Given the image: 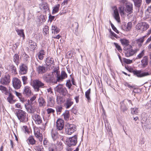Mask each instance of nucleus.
<instances>
[{"mask_svg": "<svg viewBox=\"0 0 151 151\" xmlns=\"http://www.w3.org/2000/svg\"><path fill=\"white\" fill-rule=\"evenodd\" d=\"M58 74V71L56 70H54L51 73H47L43 76V79L47 83H57V75Z\"/></svg>", "mask_w": 151, "mask_h": 151, "instance_id": "1", "label": "nucleus"}, {"mask_svg": "<svg viewBox=\"0 0 151 151\" xmlns=\"http://www.w3.org/2000/svg\"><path fill=\"white\" fill-rule=\"evenodd\" d=\"M31 85L34 91L37 92H39L40 88L45 87V84L39 79H36L33 80Z\"/></svg>", "mask_w": 151, "mask_h": 151, "instance_id": "2", "label": "nucleus"}, {"mask_svg": "<svg viewBox=\"0 0 151 151\" xmlns=\"http://www.w3.org/2000/svg\"><path fill=\"white\" fill-rule=\"evenodd\" d=\"M16 115L21 122H26L28 121L27 114L25 111L21 109L16 111Z\"/></svg>", "mask_w": 151, "mask_h": 151, "instance_id": "3", "label": "nucleus"}, {"mask_svg": "<svg viewBox=\"0 0 151 151\" xmlns=\"http://www.w3.org/2000/svg\"><path fill=\"white\" fill-rule=\"evenodd\" d=\"M120 41L122 45L125 46V48L127 50V56L129 57L132 55V47L129 45V41L125 39H121Z\"/></svg>", "mask_w": 151, "mask_h": 151, "instance_id": "4", "label": "nucleus"}, {"mask_svg": "<svg viewBox=\"0 0 151 151\" xmlns=\"http://www.w3.org/2000/svg\"><path fill=\"white\" fill-rule=\"evenodd\" d=\"M66 140L67 144L68 147L75 146L77 142V135H75L72 137L67 138Z\"/></svg>", "mask_w": 151, "mask_h": 151, "instance_id": "5", "label": "nucleus"}, {"mask_svg": "<svg viewBox=\"0 0 151 151\" xmlns=\"http://www.w3.org/2000/svg\"><path fill=\"white\" fill-rule=\"evenodd\" d=\"M76 126L73 124H67L65 126V132L66 133L70 135L76 131Z\"/></svg>", "mask_w": 151, "mask_h": 151, "instance_id": "6", "label": "nucleus"}, {"mask_svg": "<svg viewBox=\"0 0 151 151\" xmlns=\"http://www.w3.org/2000/svg\"><path fill=\"white\" fill-rule=\"evenodd\" d=\"M55 89L57 92L63 96L66 95L68 93L66 88L61 85H58Z\"/></svg>", "mask_w": 151, "mask_h": 151, "instance_id": "7", "label": "nucleus"}, {"mask_svg": "<svg viewBox=\"0 0 151 151\" xmlns=\"http://www.w3.org/2000/svg\"><path fill=\"white\" fill-rule=\"evenodd\" d=\"M133 73L136 76L139 78L143 77L150 75L148 72H143L141 70H133Z\"/></svg>", "mask_w": 151, "mask_h": 151, "instance_id": "8", "label": "nucleus"}, {"mask_svg": "<svg viewBox=\"0 0 151 151\" xmlns=\"http://www.w3.org/2000/svg\"><path fill=\"white\" fill-rule=\"evenodd\" d=\"M12 83L13 87L16 89H19L22 86L21 81L16 77H14L13 78Z\"/></svg>", "mask_w": 151, "mask_h": 151, "instance_id": "9", "label": "nucleus"}, {"mask_svg": "<svg viewBox=\"0 0 151 151\" xmlns=\"http://www.w3.org/2000/svg\"><path fill=\"white\" fill-rule=\"evenodd\" d=\"M149 27V25L145 22H142L138 24L136 26V29L143 31L146 30Z\"/></svg>", "mask_w": 151, "mask_h": 151, "instance_id": "10", "label": "nucleus"}, {"mask_svg": "<svg viewBox=\"0 0 151 151\" xmlns=\"http://www.w3.org/2000/svg\"><path fill=\"white\" fill-rule=\"evenodd\" d=\"M32 118L36 124L37 125L42 124V119L40 115L37 114H34L32 116Z\"/></svg>", "mask_w": 151, "mask_h": 151, "instance_id": "11", "label": "nucleus"}, {"mask_svg": "<svg viewBox=\"0 0 151 151\" xmlns=\"http://www.w3.org/2000/svg\"><path fill=\"white\" fill-rule=\"evenodd\" d=\"M56 124L57 129L59 131H61L62 133L63 131L62 130L64 128V121L62 119H58L56 122Z\"/></svg>", "mask_w": 151, "mask_h": 151, "instance_id": "12", "label": "nucleus"}, {"mask_svg": "<svg viewBox=\"0 0 151 151\" xmlns=\"http://www.w3.org/2000/svg\"><path fill=\"white\" fill-rule=\"evenodd\" d=\"M34 132L35 136L39 139L40 141H42L43 136L42 134L40 132V129L37 127H35L34 128Z\"/></svg>", "mask_w": 151, "mask_h": 151, "instance_id": "13", "label": "nucleus"}, {"mask_svg": "<svg viewBox=\"0 0 151 151\" xmlns=\"http://www.w3.org/2000/svg\"><path fill=\"white\" fill-rule=\"evenodd\" d=\"M19 73L22 75L26 74L28 71V67L27 65L24 64H22L19 66Z\"/></svg>", "mask_w": 151, "mask_h": 151, "instance_id": "14", "label": "nucleus"}, {"mask_svg": "<svg viewBox=\"0 0 151 151\" xmlns=\"http://www.w3.org/2000/svg\"><path fill=\"white\" fill-rule=\"evenodd\" d=\"M57 81L59 82L62 81L64 79L67 77V75L66 72L63 70L61 72V74L60 75L59 72H58V74L57 75Z\"/></svg>", "mask_w": 151, "mask_h": 151, "instance_id": "15", "label": "nucleus"}, {"mask_svg": "<svg viewBox=\"0 0 151 151\" xmlns=\"http://www.w3.org/2000/svg\"><path fill=\"white\" fill-rule=\"evenodd\" d=\"M10 77L8 75L5 76L1 79L0 83L3 85H7L10 82Z\"/></svg>", "mask_w": 151, "mask_h": 151, "instance_id": "16", "label": "nucleus"}, {"mask_svg": "<svg viewBox=\"0 0 151 151\" xmlns=\"http://www.w3.org/2000/svg\"><path fill=\"white\" fill-rule=\"evenodd\" d=\"M23 93L24 95L27 97L31 96L32 92L30 87L28 86H25L24 88Z\"/></svg>", "mask_w": 151, "mask_h": 151, "instance_id": "17", "label": "nucleus"}, {"mask_svg": "<svg viewBox=\"0 0 151 151\" xmlns=\"http://www.w3.org/2000/svg\"><path fill=\"white\" fill-rule=\"evenodd\" d=\"M38 105L40 107L43 108L46 105V102L44 98L41 96H40L38 99Z\"/></svg>", "mask_w": 151, "mask_h": 151, "instance_id": "18", "label": "nucleus"}, {"mask_svg": "<svg viewBox=\"0 0 151 151\" xmlns=\"http://www.w3.org/2000/svg\"><path fill=\"white\" fill-rule=\"evenodd\" d=\"M134 2V8L138 10L139 9L142 4V0H133Z\"/></svg>", "mask_w": 151, "mask_h": 151, "instance_id": "19", "label": "nucleus"}, {"mask_svg": "<svg viewBox=\"0 0 151 151\" xmlns=\"http://www.w3.org/2000/svg\"><path fill=\"white\" fill-rule=\"evenodd\" d=\"M14 97L12 93L9 92V94L8 97L7 98V100L10 104H13L14 103L16 100L14 99Z\"/></svg>", "mask_w": 151, "mask_h": 151, "instance_id": "20", "label": "nucleus"}, {"mask_svg": "<svg viewBox=\"0 0 151 151\" xmlns=\"http://www.w3.org/2000/svg\"><path fill=\"white\" fill-rule=\"evenodd\" d=\"M37 71L40 74H42L46 71V68L43 66H38L36 68Z\"/></svg>", "mask_w": 151, "mask_h": 151, "instance_id": "21", "label": "nucleus"}, {"mask_svg": "<svg viewBox=\"0 0 151 151\" xmlns=\"http://www.w3.org/2000/svg\"><path fill=\"white\" fill-rule=\"evenodd\" d=\"M113 16L115 19L118 22H119L120 21V18L118 11L116 8H115L114 10Z\"/></svg>", "mask_w": 151, "mask_h": 151, "instance_id": "22", "label": "nucleus"}, {"mask_svg": "<svg viewBox=\"0 0 151 151\" xmlns=\"http://www.w3.org/2000/svg\"><path fill=\"white\" fill-rule=\"evenodd\" d=\"M127 101H128L129 103H131V100H125L120 103L121 109L123 111L126 110L127 109L126 105V104Z\"/></svg>", "mask_w": 151, "mask_h": 151, "instance_id": "23", "label": "nucleus"}, {"mask_svg": "<svg viewBox=\"0 0 151 151\" xmlns=\"http://www.w3.org/2000/svg\"><path fill=\"white\" fill-rule=\"evenodd\" d=\"M73 104V102L72 101V99L70 98H68L64 104V106L67 109L70 108V106Z\"/></svg>", "mask_w": 151, "mask_h": 151, "instance_id": "24", "label": "nucleus"}, {"mask_svg": "<svg viewBox=\"0 0 151 151\" xmlns=\"http://www.w3.org/2000/svg\"><path fill=\"white\" fill-rule=\"evenodd\" d=\"M55 100L52 96L47 97V106L50 107L53 106L55 104Z\"/></svg>", "mask_w": 151, "mask_h": 151, "instance_id": "25", "label": "nucleus"}, {"mask_svg": "<svg viewBox=\"0 0 151 151\" xmlns=\"http://www.w3.org/2000/svg\"><path fill=\"white\" fill-rule=\"evenodd\" d=\"M25 108L28 113L33 114L35 111V108L32 106V105H28V106H25Z\"/></svg>", "mask_w": 151, "mask_h": 151, "instance_id": "26", "label": "nucleus"}, {"mask_svg": "<svg viewBox=\"0 0 151 151\" xmlns=\"http://www.w3.org/2000/svg\"><path fill=\"white\" fill-rule=\"evenodd\" d=\"M45 63L47 66L52 65V66L53 67L54 65V62L53 59L50 58L48 57L46 59Z\"/></svg>", "mask_w": 151, "mask_h": 151, "instance_id": "27", "label": "nucleus"}, {"mask_svg": "<svg viewBox=\"0 0 151 151\" xmlns=\"http://www.w3.org/2000/svg\"><path fill=\"white\" fill-rule=\"evenodd\" d=\"M29 47L32 50H34L37 48L36 43L32 40H29Z\"/></svg>", "mask_w": 151, "mask_h": 151, "instance_id": "28", "label": "nucleus"}, {"mask_svg": "<svg viewBox=\"0 0 151 151\" xmlns=\"http://www.w3.org/2000/svg\"><path fill=\"white\" fill-rule=\"evenodd\" d=\"M45 55V52L43 50H40L37 54V55L39 59L41 60L43 59Z\"/></svg>", "mask_w": 151, "mask_h": 151, "instance_id": "29", "label": "nucleus"}, {"mask_svg": "<svg viewBox=\"0 0 151 151\" xmlns=\"http://www.w3.org/2000/svg\"><path fill=\"white\" fill-rule=\"evenodd\" d=\"M142 65L143 67H145L148 65V58L146 56H144L141 61Z\"/></svg>", "mask_w": 151, "mask_h": 151, "instance_id": "30", "label": "nucleus"}, {"mask_svg": "<svg viewBox=\"0 0 151 151\" xmlns=\"http://www.w3.org/2000/svg\"><path fill=\"white\" fill-rule=\"evenodd\" d=\"M40 8L42 10H45V11L48 9V7L47 4L45 3L42 2L39 5Z\"/></svg>", "mask_w": 151, "mask_h": 151, "instance_id": "31", "label": "nucleus"}, {"mask_svg": "<svg viewBox=\"0 0 151 151\" xmlns=\"http://www.w3.org/2000/svg\"><path fill=\"white\" fill-rule=\"evenodd\" d=\"M51 135L52 138L54 141L56 140L58 137V134L55 130L52 129L51 131Z\"/></svg>", "mask_w": 151, "mask_h": 151, "instance_id": "32", "label": "nucleus"}, {"mask_svg": "<svg viewBox=\"0 0 151 151\" xmlns=\"http://www.w3.org/2000/svg\"><path fill=\"white\" fill-rule=\"evenodd\" d=\"M13 61L17 65L19 63V59L18 55L17 54H15L13 56Z\"/></svg>", "mask_w": 151, "mask_h": 151, "instance_id": "33", "label": "nucleus"}, {"mask_svg": "<svg viewBox=\"0 0 151 151\" xmlns=\"http://www.w3.org/2000/svg\"><path fill=\"white\" fill-rule=\"evenodd\" d=\"M27 140L28 144L32 145H34L36 142L32 136H30Z\"/></svg>", "mask_w": 151, "mask_h": 151, "instance_id": "34", "label": "nucleus"}, {"mask_svg": "<svg viewBox=\"0 0 151 151\" xmlns=\"http://www.w3.org/2000/svg\"><path fill=\"white\" fill-rule=\"evenodd\" d=\"M62 116H63L65 120L66 121L68 120L70 116V114L69 111H66L62 114Z\"/></svg>", "mask_w": 151, "mask_h": 151, "instance_id": "35", "label": "nucleus"}, {"mask_svg": "<svg viewBox=\"0 0 151 151\" xmlns=\"http://www.w3.org/2000/svg\"><path fill=\"white\" fill-rule=\"evenodd\" d=\"M132 10V5L131 4V5H129L128 4H127L126 8L125 9V11L126 12L129 13V14H130L132 12L131 11Z\"/></svg>", "mask_w": 151, "mask_h": 151, "instance_id": "36", "label": "nucleus"}, {"mask_svg": "<svg viewBox=\"0 0 151 151\" xmlns=\"http://www.w3.org/2000/svg\"><path fill=\"white\" fill-rule=\"evenodd\" d=\"M16 31L19 35L20 36V37H22L23 38H24L25 36L24 32V30L23 29L19 30L17 29L16 30Z\"/></svg>", "mask_w": 151, "mask_h": 151, "instance_id": "37", "label": "nucleus"}, {"mask_svg": "<svg viewBox=\"0 0 151 151\" xmlns=\"http://www.w3.org/2000/svg\"><path fill=\"white\" fill-rule=\"evenodd\" d=\"M52 33H53L54 30V33H58L60 32V29L55 26H52Z\"/></svg>", "mask_w": 151, "mask_h": 151, "instance_id": "38", "label": "nucleus"}, {"mask_svg": "<svg viewBox=\"0 0 151 151\" xmlns=\"http://www.w3.org/2000/svg\"><path fill=\"white\" fill-rule=\"evenodd\" d=\"M60 6V5L59 4H57L55 6L52 10V14H54L55 13L58 12Z\"/></svg>", "mask_w": 151, "mask_h": 151, "instance_id": "39", "label": "nucleus"}, {"mask_svg": "<svg viewBox=\"0 0 151 151\" xmlns=\"http://www.w3.org/2000/svg\"><path fill=\"white\" fill-rule=\"evenodd\" d=\"M90 92L91 89L89 88L85 93V96L88 101H89L91 99L89 96Z\"/></svg>", "mask_w": 151, "mask_h": 151, "instance_id": "40", "label": "nucleus"}, {"mask_svg": "<svg viewBox=\"0 0 151 151\" xmlns=\"http://www.w3.org/2000/svg\"><path fill=\"white\" fill-rule=\"evenodd\" d=\"M21 78H22V80L23 82V84L24 85L28 83V78L26 76H22Z\"/></svg>", "mask_w": 151, "mask_h": 151, "instance_id": "41", "label": "nucleus"}, {"mask_svg": "<svg viewBox=\"0 0 151 151\" xmlns=\"http://www.w3.org/2000/svg\"><path fill=\"white\" fill-rule=\"evenodd\" d=\"M49 27L48 26L45 25L43 30V31L45 33V35L49 33Z\"/></svg>", "mask_w": 151, "mask_h": 151, "instance_id": "42", "label": "nucleus"}, {"mask_svg": "<svg viewBox=\"0 0 151 151\" xmlns=\"http://www.w3.org/2000/svg\"><path fill=\"white\" fill-rule=\"evenodd\" d=\"M132 26V23L131 22H128L127 24V27L126 28L127 31H129L131 29Z\"/></svg>", "mask_w": 151, "mask_h": 151, "instance_id": "43", "label": "nucleus"}, {"mask_svg": "<svg viewBox=\"0 0 151 151\" xmlns=\"http://www.w3.org/2000/svg\"><path fill=\"white\" fill-rule=\"evenodd\" d=\"M62 109L63 108L61 106H58L56 107V110L58 114H60Z\"/></svg>", "mask_w": 151, "mask_h": 151, "instance_id": "44", "label": "nucleus"}, {"mask_svg": "<svg viewBox=\"0 0 151 151\" xmlns=\"http://www.w3.org/2000/svg\"><path fill=\"white\" fill-rule=\"evenodd\" d=\"M46 111L47 114H53L55 112V110L52 108H48L46 110Z\"/></svg>", "mask_w": 151, "mask_h": 151, "instance_id": "45", "label": "nucleus"}, {"mask_svg": "<svg viewBox=\"0 0 151 151\" xmlns=\"http://www.w3.org/2000/svg\"><path fill=\"white\" fill-rule=\"evenodd\" d=\"M10 69L12 71V72L15 74L16 73V67L13 65H12L10 67Z\"/></svg>", "mask_w": 151, "mask_h": 151, "instance_id": "46", "label": "nucleus"}, {"mask_svg": "<svg viewBox=\"0 0 151 151\" xmlns=\"http://www.w3.org/2000/svg\"><path fill=\"white\" fill-rule=\"evenodd\" d=\"M119 9L120 11V13L121 15L125 14L124 7L120 6L119 7Z\"/></svg>", "mask_w": 151, "mask_h": 151, "instance_id": "47", "label": "nucleus"}, {"mask_svg": "<svg viewBox=\"0 0 151 151\" xmlns=\"http://www.w3.org/2000/svg\"><path fill=\"white\" fill-rule=\"evenodd\" d=\"M114 45L115 46L116 48L119 51H122V49L121 48L120 46L117 43L114 42Z\"/></svg>", "mask_w": 151, "mask_h": 151, "instance_id": "48", "label": "nucleus"}, {"mask_svg": "<svg viewBox=\"0 0 151 151\" xmlns=\"http://www.w3.org/2000/svg\"><path fill=\"white\" fill-rule=\"evenodd\" d=\"M110 23L111 24V26L112 27V29L117 33H119L118 31L117 30L116 27L114 26L113 24L110 21Z\"/></svg>", "mask_w": 151, "mask_h": 151, "instance_id": "49", "label": "nucleus"}, {"mask_svg": "<svg viewBox=\"0 0 151 151\" xmlns=\"http://www.w3.org/2000/svg\"><path fill=\"white\" fill-rule=\"evenodd\" d=\"M35 149H36L37 151H44L42 146H36L35 147Z\"/></svg>", "mask_w": 151, "mask_h": 151, "instance_id": "50", "label": "nucleus"}, {"mask_svg": "<svg viewBox=\"0 0 151 151\" xmlns=\"http://www.w3.org/2000/svg\"><path fill=\"white\" fill-rule=\"evenodd\" d=\"M66 86L68 88H70L72 86V84L71 83L70 80H68L67 81L66 84Z\"/></svg>", "mask_w": 151, "mask_h": 151, "instance_id": "51", "label": "nucleus"}, {"mask_svg": "<svg viewBox=\"0 0 151 151\" xmlns=\"http://www.w3.org/2000/svg\"><path fill=\"white\" fill-rule=\"evenodd\" d=\"M123 61L124 62L127 64H130L132 62V60H131L128 59H127L125 58L123 59Z\"/></svg>", "mask_w": 151, "mask_h": 151, "instance_id": "52", "label": "nucleus"}, {"mask_svg": "<svg viewBox=\"0 0 151 151\" xmlns=\"http://www.w3.org/2000/svg\"><path fill=\"white\" fill-rule=\"evenodd\" d=\"M14 93L19 98H21V97H22V95L21 93H19L16 91H14Z\"/></svg>", "mask_w": 151, "mask_h": 151, "instance_id": "53", "label": "nucleus"}, {"mask_svg": "<svg viewBox=\"0 0 151 151\" xmlns=\"http://www.w3.org/2000/svg\"><path fill=\"white\" fill-rule=\"evenodd\" d=\"M139 110L138 108H133V111L134 112V114H137L139 112Z\"/></svg>", "mask_w": 151, "mask_h": 151, "instance_id": "54", "label": "nucleus"}, {"mask_svg": "<svg viewBox=\"0 0 151 151\" xmlns=\"http://www.w3.org/2000/svg\"><path fill=\"white\" fill-rule=\"evenodd\" d=\"M144 54V50H142L140 53L136 58V59L141 58Z\"/></svg>", "mask_w": 151, "mask_h": 151, "instance_id": "55", "label": "nucleus"}, {"mask_svg": "<svg viewBox=\"0 0 151 151\" xmlns=\"http://www.w3.org/2000/svg\"><path fill=\"white\" fill-rule=\"evenodd\" d=\"M22 129L23 131H24L25 132H27L28 133L29 132L28 131V127L27 126H23L22 127Z\"/></svg>", "mask_w": 151, "mask_h": 151, "instance_id": "56", "label": "nucleus"}, {"mask_svg": "<svg viewBox=\"0 0 151 151\" xmlns=\"http://www.w3.org/2000/svg\"><path fill=\"white\" fill-rule=\"evenodd\" d=\"M7 89V88L4 86L1 85L0 86V90L2 91V93L5 91Z\"/></svg>", "mask_w": 151, "mask_h": 151, "instance_id": "57", "label": "nucleus"}, {"mask_svg": "<svg viewBox=\"0 0 151 151\" xmlns=\"http://www.w3.org/2000/svg\"><path fill=\"white\" fill-rule=\"evenodd\" d=\"M124 85L128 87L129 88H132V86L131 84L127 82H125L124 83Z\"/></svg>", "mask_w": 151, "mask_h": 151, "instance_id": "58", "label": "nucleus"}, {"mask_svg": "<svg viewBox=\"0 0 151 151\" xmlns=\"http://www.w3.org/2000/svg\"><path fill=\"white\" fill-rule=\"evenodd\" d=\"M47 92L49 94H53V92L52 91V89L51 88H49L47 89Z\"/></svg>", "mask_w": 151, "mask_h": 151, "instance_id": "59", "label": "nucleus"}, {"mask_svg": "<svg viewBox=\"0 0 151 151\" xmlns=\"http://www.w3.org/2000/svg\"><path fill=\"white\" fill-rule=\"evenodd\" d=\"M33 103H31L30 100H28L27 102L25 104V106H27L28 105H32Z\"/></svg>", "mask_w": 151, "mask_h": 151, "instance_id": "60", "label": "nucleus"}, {"mask_svg": "<svg viewBox=\"0 0 151 151\" xmlns=\"http://www.w3.org/2000/svg\"><path fill=\"white\" fill-rule=\"evenodd\" d=\"M49 21L50 22H51L55 18V16H52L51 15H50L49 16Z\"/></svg>", "mask_w": 151, "mask_h": 151, "instance_id": "61", "label": "nucleus"}, {"mask_svg": "<svg viewBox=\"0 0 151 151\" xmlns=\"http://www.w3.org/2000/svg\"><path fill=\"white\" fill-rule=\"evenodd\" d=\"M36 98V97L35 96H34L32 97L29 100L31 103H33V102L35 100Z\"/></svg>", "mask_w": 151, "mask_h": 151, "instance_id": "62", "label": "nucleus"}, {"mask_svg": "<svg viewBox=\"0 0 151 151\" xmlns=\"http://www.w3.org/2000/svg\"><path fill=\"white\" fill-rule=\"evenodd\" d=\"M49 142L46 139L44 140L43 141V144L45 146V147H47V145H48Z\"/></svg>", "mask_w": 151, "mask_h": 151, "instance_id": "63", "label": "nucleus"}, {"mask_svg": "<svg viewBox=\"0 0 151 151\" xmlns=\"http://www.w3.org/2000/svg\"><path fill=\"white\" fill-rule=\"evenodd\" d=\"M67 56H68L69 58H70L72 57V54L71 52L70 51H69L67 53Z\"/></svg>", "mask_w": 151, "mask_h": 151, "instance_id": "64", "label": "nucleus"}]
</instances>
